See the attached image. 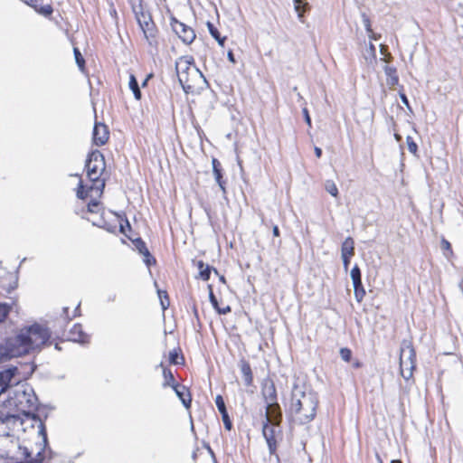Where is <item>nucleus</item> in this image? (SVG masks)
<instances>
[{
  "mask_svg": "<svg viewBox=\"0 0 463 463\" xmlns=\"http://www.w3.org/2000/svg\"><path fill=\"white\" fill-rule=\"evenodd\" d=\"M71 320V317L69 316V308L63 307L62 315L61 316L60 322L63 326L68 324Z\"/></svg>",
  "mask_w": 463,
  "mask_h": 463,
  "instance_id": "obj_42",
  "label": "nucleus"
},
{
  "mask_svg": "<svg viewBox=\"0 0 463 463\" xmlns=\"http://www.w3.org/2000/svg\"><path fill=\"white\" fill-rule=\"evenodd\" d=\"M341 255L353 257L354 255V241L352 237H347L342 244Z\"/></svg>",
  "mask_w": 463,
  "mask_h": 463,
  "instance_id": "obj_23",
  "label": "nucleus"
},
{
  "mask_svg": "<svg viewBox=\"0 0 463 463\" xmlns=\"http://www.w3.org/2000/svg\"><path fill=\"white\" fill-rule=\"evenodd\" d=\"M272 233L275 237H279V229L277 225H274L273 226V229H272Z\"/></svg>",
  "mask_w": 463,
  "mask_h": 463,
  "instance_id": "obj_52",
  "label": "nucleus"
},
{
  "mask_svg": "<svg viewBox=\"0 0 463 463\" xmlns=\"http://www.w3.org/2000/svg\"><path fill=\"white\" fill-rule=\"evenodd\" d=\"M376 458H377V461H378L379 463H383V460H382V458H381V457H380L378 454H376Z\"/></svg>",
  "mask_w": 463,
  "mask_h": 463,
  "instance_id": "obj_59",
  "label": "nucleus"
},
{
  "mask_svg": "<svg viewBox=\"0 0 463 463\" xmlns=\"http://www.w3.org/2000/svg\"><path fill=\"white\" fill-rule=\"evenodd\" d=\"M207 27L210 34L218 42L221 46H223L226 37H221L219 31L211 22L207 23Z\"/></svg>",
  "mask_w": 463,
  "mask_h": 463,
  "instance_id": "obj_28",
  "label": "nucleus"
},
{
  "mask_svg": "<svg viewBox=\"0 0 463 463\" xmlns=\"http://www.w3.org/2000/svg\"><path fill=\"white\" fill-rule=\"evenodd\" d=\"M317 405L316 392L305 386H293L288 412L296 422L305 424L311 421L316 416Z\"/></svg>",
  "mask_w": 463,
  "mask_h": 463,
  "instance_id": "obj_2",
  "label": "nucleus"
},
{
  "mask_svg": "<svg viewBox=\"0 0 463 463\" xmlns=\"http://www.w3.org/2000/svg\"><path fill=\"white\" fill-rule=\"evenodd\" d=\"M383 50H384V46H383V45H382V47H381V52H383Z\"/></svg>",
  "mask_w": 463,
  "mask_h": 463,
  "instance_id": "obj_64",
  "label": "nucleus"
},
{
  "mask_svg": "<svg viewBox=\"0 0 463 463\" xmlns=\"http://www.w3.org/2000/svg\"><path fill=\"white\" fill-rule=\"evenodd\" d=\"M384 72L387 77L386 81L389 86L393 87L398 84L399 77L397 75V71L394 67L386 65L384 67Z\"/></svg>",
  "mask_w": 463,
  "mask_h": 463,
  "instance_id": "obj_22",
  "label": "nucleus"
},
{
  "mask_svg": "<svg viewBox=\"0 0 463 463\" xmlns=\"http://www.w3.org/2000/svg\"><path fill=\"white\" fill-rule=\"evenodd\" d=\"M11 310V306L5 303H0V322L5 321Z\"/></svg>",
  "mask_w": 463,
  "mask_h": 463,
  "instance_id": "obj_38",
  "label": "nucleus"
},
{
  "mask_svg": "<svg viewBox=\"0 0 463 463\" xmlns=\"http://www.w3.org/2000/svg\"><path fill=\"white\" fill-rule=\"evenodd\" d=\"M90 336L82 331V326L80 324H76L70 330L68 335V340L77 342L80 344L88 343Z\"/></svg>",
  "mask_w": 463,
  "mask_h": 463,
  "instance_id": "obj_17",
  "label": "nucleus"
},
{
  "mask_svg": "<svg viewBox=\"0 0 463 463\" xmlns=\"http://www.w3.org/2000/svg\"><path fill=\"white\" fill-rule=\"evenodd\" d=\"M302 112H303V115H304V118H305V121L307 122V124L308 125L309 128H311V118H310V116H309V113H308V110L307 108H304L302 109Z\"/></svg>",
  "mask_w": 463,
  "mask_h": 463,
  "instance_id": "obj_46",
  "label": "nucleus"
},
{
  "mask_svg": "<svg viewBox=\"0 0 463 463\" xmlns=\"http://www.w3.org/2000/svg\"><path fill=\"white\" fill-rule=\"evenodd\" d=\"M73 52H74L75 61H76L77 65L79 66L80 70L81 71H83L84 66H85V60H84V58L82 57V55H81V53H80V52L79 51L78 48H74L73 49Z\"/></svg>",
  "mask_w": 463,
  "mask_h": 463,
  "instance_id": "obj_37",
  "label": "nucleus"
},
{
  "mask_svg": "<svg viewBox=\"0 0 463 463\" xmlns=\"http://www.w3.org/2000/svg\"><path fill=\"white\" fill-rule=\"evenodd\" d=\"M133 242H134L135 247L137 248V250L139 251L140 254L143 255L148 251V249L146 248V245L142 239H140V238L136 239L135 241H133Z\"/></svg>",
  "mask_w": 463,
  "mask_h": 463,
  "instance_id": "obj_40",
  "label": "nucleus"
},
{
  "mask_svg": "<svg viewBox=\"0 0 463 463\" xmlns=\"http://www.w3.org/2000/svg\"><path fill=\"white\" fill-rule=\"evenodd\" d=\"M39 0H27L25 3L30 6L33 7L38 13L43 15H49L52 13V7L50 5H45L43 6L38 5Z\"/></svg>",
  "mask_w": 463,
  "mask_h": 463,
  "instance_id": "obj_24",
  "label": "nucleus"
},
{
  "mask_svg": "<svg viewBox=\"0 0 463 463\" xmlns=\"http://www.w3.org/2000/svg\"><path fill=\"white\" fill-rule=\"evenodd\" d=\"M391 463H401L400 460H392Z\"/></svg>",
  "mask_w": 463,
  "mask_h": 463,
  "instance_id": "obj_62",
  "label": "nucleus"
},
{
  "mask_svg": "<svg viewBox=\"0 0 463 463\" xmlns=\"http://www.w3.org/2000/svg\"><path fill=\"white\" fill-rule=\"evenodd\" d=\"M350 276L353 283L357 284L358 282L362 281L361 269L357 265H354V268L351 269Z\"/></svg>",
  "mask_w": 463,
  "mask_h": 463,
  "instance_id": "obj_36",
  "label": "nucleus"
},
{
  "mask_svg": "<svg viewBox=\"0 0 463 463\" xmlns=\"http://www.w3.org/2000/svg\"><path fill=\"white\" fill-rule=\"evenodd\" d=\"M37 398L31 387H23L18 390L14 397L8 400L9 406H14L18 413H22L24 417L33 418L32 411L37 407Z\"/></svg>",
  "mask_w": 463,
  "mask_h": 463,
  "instance_id": "obj_7",
  "label": "nucleus"
},
{
  "mask_svg": "<svg viewBox=\"0 0 463 463\" xmlns=\"http://www.w3.org/2000/svg\"><path fill=\"white\" fill-rule=\"evenodd\" d=\"M268 420L271 425H280L282 413L278 402L266 405L264 421H268Z\"/></svg>",
  "mask_w": 463,
  "mask_h": 463,
  "instance_id": "obj_14",
  "label": "nucleus"
},
{
  "mask_svg": "<svg viewBox=\"0 0 463 463\" xmlns=\"http://www.w3.org/2000/svg\"><path fill=\"white\" fill-rule=\"evenodd\" d=\"M92 194L93 196H90L91 201L88 203V212L90 213H99L100 210V206L99 202L97 200V198H99L100 196H96L95 193H93ZM88 197H90V195H88L86 198Z\"/></svg>",
  "mask_w": 463,
  "mask_h": 463,
  "instance_id": "obj_30",
  "label": "nucleus"
},
{
  "mask_svg": "<svg viewBox=\"0 0 463 463\" xmlns=\"http://www.w3.org/2000/svg\"><path fill=\"white\" fill-rule=\"evenodd\" d=\"M394 137H395L396 140L401 141L402 137L400 135L395 134Z\"/></svg>",
  "mask_w": 463,
  "mask_h": 463,
  "instance_id": "obj_60",
  "label": "nucleus"
},
{
  "mask_svg": "<svg viewBox=\"0 0 463 463\" xmlns=\"http://www.w3.org/2000/svg\"><path fill=\"white\" fill-rule=\"evenodd\" d=\"M340 355H341V358L345 361V362H349L351 360V357H352V352L350 349L345 347V348H341L340 349Z\"/></svg>",
  "mask_w": 463,
  "mask_h": 463,
  "instance_id": "obj_43",
  "label": "nucleus"
},
{
  "mask_svg": "<svg viewBox=\"0 0 463 463\" xmlns=\"http://www.w3.org/2000/svg\"><path fill=\"white\" fill-rule=\"evenodd\" d=\"M128 86H129V89L132 90L135 99L137 100L141 99L142 94H141L137 80L134 74H130V76H129Z\"/></svg>",
  "mask_w": 463,
  "mask_h": 463,
  "instance_id": "obj_26",
  "label": "nucleus"
},
{
  "mask_svg": "<svg viewBox=\"0 0 463 463\" xmlns=\"http://www.w3.org/2000/svg\"><path fill=\"white\" fill-rule=\"evenodd\" d=\"M41 420L38 416L33 415V418H21L19 414L0 413V436L16 437L20 439V433L24 432L28 427L35 433L36 420Z\"/></svg>",
  "mask_w": 463,
  "mask_h": 463,
  "instance_id": "obj_5",
  "label": "nucleus"
},
{
  "mask_svg": "<svg viewBox=\"0 0 463 463\" xmlns=\"http://www.w3.org/2000/svg\"><path fill=\"white\" fill-rule=\"evenodd\" d=\"M368 52H370V54H371L372 58H373V59H375V56H376V55H375V52H376V51H375V46H374L372 43H370V44H369V50H368Z\"/></svg>",
  "mask_w": 463,
  "mask_h": 463,
  "instance_id": "obj_48",
  "label": "nucleus"
},
{
  "mask_svg": "<svg viewBox=\"0 0 463 463\" xmlns=\"http://www.w3.org/2000/svg\"><path fill=\"white\" fill-rule=\"evenodd\" d=\"M262 395L266 405L277 403V391L275 385L272 383L263 386Z\"/></svg>",
  "mask_w": 463,
  "mask_h": 463,
  "instance_id": "obj_21",
  "label": "nucleus"
},
{
  "mask_svg": "<svg viewBox=\"0 0 463 463\" xmlns=\"http://www.w3.org/2000/svg\"><path fill=\"white\" fill-rule=\"evenodd\" d=\"M158 298H160V303L163 310L167 309L169 307V298L167 292L165 290L157 289Z\"/></svg>",
  "mask_w": 463,
  "mask_h": 463,
  "instance_id": "obj_35",
  "label": "nucleus"
},
{
  "mask_svg": "<svg viewBox=\"0 0 463 463\" xmlns=\"http://www.w3.org/2000/svg\"><path fill=\"white\" fill-rule=\"evenodd\" d=\"M369 33V38L372 39V40H377L380 36H377L373 31L372 33Z\"/></svg>",
  "mask_w": 463,
  "mask_h": 463,
  "instance_id": "obj_56",
  "label": "nucleus"
},
{
  "mask_svg": "<svg viewBox=\"0 0 463 463\" xmlns=\"http://www.w3.org/2000/svg\"><path fill=\"white\" fill-rule=\"evenodd\" d=\"M209 288H210V294H209L210 301H211L212 305L213 306V307L217 310L219 308L217 298H215L211 286H209Z\"/></svg>",
  "mask_w": 463,
  "mask_h": 463,
  "instance_id": "obj_45",
  "label": "nucleus"
},
{
  "mask_svg": "<svg viewBox=\"0 0 463 463\" xmlns=\"http://www.w3.org/2000/svg\"><path fill=\"white\" fill-rule=\"evenodd\" d=\"M159 366L163 369V376L165 379L163 386L164 387L171 386L172 388H174V385H176V384L175 383V377H174L172 372L169 369L165 368L164 366L163 363H161L159 364Z\"/></svg>",
  "mask_w": 463,
  "mask_h": 463,
  "instance_id": "obj_25",
  "label": "nucleus"
},
{
  "mask_svg": "<svg viewBox=\"0 0 463 463\" xmlns=\"http://www.w3.org/2000/svg\"><path fill=\"white\" fill-rule=\"evenodd\" d=\"M197 268L200 271V278L204 281L208 280L210 279L212 268L209 265L204 264L202 260L197 262Z\"/></svg>",
  "mask_w": 463,
  "mask_h": 463,
  "instance_id": "obj_27",
  "label": "nucleus"
},
{
  "mask_svg": "<svg viewBox=\"0 0 463 463\" xmlns=\"http://www.w3.org/2000/svg\"><path fill=\"white\" fill-rule=\"evenodd\" d=\"M314 151H315V154H316V156L317 157H321V156H322V149L320 147L316 146Z\"/></svg>",
  "mask_w": 463,
  "mask_h": 463,
  "instance_id": "obj_54",
  "label": "nucleus"
},
{
  "mask_svg": "<svg viewBox=\"0 0 463 463\" xmlns=\"http://www.w3.org/2000/svg\"><path fill=\"white\" fill-rule=\"evenodd\" d=\"M342 257V260H343V265H344V269L345 270L348 269V267H349V264H350V260H351V256H346V255H341Z\"/></svg>",
  "mask_w": 463,
  "mask_h": 463,
  "instance_id": "obj_47",
  "label": "nucleus"
},
{
  "mask_svg": "<svg viewBox=\"0 0 463 463\" xmlns=\"http://www.w3.org/2000/svg\"><path fill=\"white\" fill-rule=\"evenodd\" d=\"M28 372H21L20 367L12 366L0 372V394L5 392L11 385L18 384L22 380L26 379L33 372L31 365H27Z\"/></svg>",
  "mask_w": 463,
  "mask_h": 463,
  "instance_id": "obj_9",
  "label": "nucleus"
},
{
  "mask_svg": "<svg viewBox=\"0 0 463 463\" xmlns=\"http://www.w3.org/2000/svg\"><path fill=\"white\" fill-rule=\"evenodd\" d=\"M212 165L214 179L222 191V194H226V181L223 179V170L222 165L216 158H213Z\"/></svg>",
  "mask_w": 463,
  "mask_h": 463,
  "instance_id": "obj_16",
  "label": "nucleus"
},
{
  "mask_svg": "<svg viewBox=\"0 0 463 463\" xmlns=\"http://www.w3.org/2000/svg\"><path fill=\"white\" fill-rule=\"evenodd\" d=\"M140 9H142L140 7ZM137 21L144 33L146 40L149 45H155L156 43L157 30L152 20L151 15L144 12L143 10L135 11Z\"/></svg>",
  "mask_w": 463,
  "mask_h": 463,
  "instance_id": "obj_10",
  "label": "nucleus"
},
{
  "mask_svg": "<svg viewBox=\"0 0 463 463\" xmlns=\"http://www.w3.org/2000/svg\"><path fill=\"white\" fill-rule=\"evenodd\" d=\"M416 367V353L410 340H403L401 345L400 371L404 380H410Z\"/></svg>",
  "mask_w": 463,
  "mask_h": 463,
  "instance_id": "obj_8",
  "label": "nucleus"
},
{
  "mask_svg": "<svg viewBox=\"0 0 463 463\" xmlns=\"http://www.w3.org/2000/svg\"><path fill=\"white\" fill-rule=\"evenodd\" d=\"M175 71L178 80L185 93L193 91L194 80L202 78L203 74L194 64L192 56H182L175 61Z\"/></svg>",
  "mask_w": 463,
  "mask_h": 463,
  "instance_id": "obj_6",
  "label": "nucleus"
},
{
  "mask_svg": "<svg viewBox=\"0 0 463 463\" xmlns=\"http://www.w3.org/2000/svg\"><path fill=\"white\" fill-rule=\"evenodd\" d=\"M171 25L174 32L185 44H191L194 41L195 33L190 26L179 22L175 18L172 19Z\"/></svg>",
  "mask_w": 463,
  "mask_h": 463,
  "instance_id": "obj_11",
  "label": "nucleus"
},
{
  "mask_svg": "<svg viewBox=\"0 0 463 463\" xmlns=\"http://www.w3.org/2000/svg\"><path fill=\"white\" fill-rule=\"evenodd\" d=\"M401 99H402L403 104H405L407 107H409V100H408L406 95L405 94H402L401 95Z\"/></svg>",
  "mask_w": 463,
  "mask_h": 463,
  "instance_id": "obj_55",
  "label": "nucleus"
},
{
  "mask_svg": "<svg viewBox=\"0 0 463 463\" xmlns=\"http://www.w3.org/2000/svg\"><path fill=\"white\" fill-rule=\"evenodd\" d=\"M280 425H271L270 422L263 421L262 433L266 439L270 454H274L277 449V434L279 433Z\"/></svg>",
  "mask_w": 463,
  "mask_h": 463,
  "instance_id": "obj_12",
  "label": "nucleus"
},
{
  "mask_svg": "<svg viewBox=\"0 0 463 463\" xmlns=\"http://www.w3.org/2000/svg\"><path fill=\"white\" fill-rule=\"evenodd\" d=\"M227 56H228V59H229L230 61H232V63L236 62L234 55H233V52L232 51L228 52V55Z\"/></svg>",
  "mask_w": 463,
  "mask_h": 463,
  "instance_id": "obj_51",
  "label": "nucleus"
},
{
  "mask_svg": "<svg viewBox=\"0 0 463 463\" xmlns=\"http://www.w3.org/2000/svg\"><path fill=\"white\" fill-rule=\"evenodd\" d=\"M364 26H365V29H366L367 33H372V27H371L370 20L368 18H364Z\"/></svg>",
  "mask_w": 463,
  "mask_h": 463,
  "instance_id": "obj_50",
  "label": "nucleus"
},
{
  "mask_svg": "<svg viewBox=\"0 0 463 463\" xmlns=\"http://www.w3.org/2000/svg\"><path fill=\"white\" fill-rule=\"evenodd\" d=\"M215 403L218 408V411L222 414V419L225 429L227 430H231L232 428V423L228 415L224 401L221 395H217V397L215 398Z\"/></svg>",
  "mask_w": 463,
  "mask_h": 463,
  "instance_id": "obj_18",
  "label": "nucleus"
},
{
  "mask_svg": "<svg viewBox=\"0 0 463 463\" xmlns=\"http://www.w3.org/2000/svg\"><path fill=\"white\" fill-rule=\"evenodd\" d=\"M152 77V75H148L145 80L142 82V86L145 87L147 84L148 80Z\"/></svg>",
  "mask_w": 463,
  "mask_h": 463,
  "instance_id": "obj_58",
  "label": "nucleus"
},
{
  "mask_svg": "<svg viewBox=\"0 0 463 463\" xmlns=\"http://www.w3.org/2000/svg\"><path fill=\"white\" fill-rule=\"evenodd\" d=\"M79 309H80V304L76 307L72 317L80 316Z\"/></svg>",
  "mask_w": 463,
  "mask_h": 463,
  "instance_id": "obj_57",
  "label": "nucleus"
},
{
  "mask_svg": "<svg viewBox=\"0 0 463 463\" xmlns=\"http://www.w3.org/2000/svg\"><path fill=\"white\" fill-rule=\"evenodd\" d=\"M18 356L21 355L13 337L8 338L4 345H0V363Z\"/></svg>",
  "mask_w": 463,
  "mask_h": 463,
  "instance_id": "obj_13",
  "label": "nucleus"
},
{
  "mask_svg": "<svg viewBox=\"0 0 463 463\" xmlns=\"http://www.w3.org/2000/svg\"><path fill=\"white\" fill-rule=\"evenodd\" d=\"M325 189L326 191L334 197L338 196V188L334 181L332 180H326L325 182Z\"/></svg>",
  "mask_w": 463,
  "mask_h": 463,
  "instance_id": "obj_34",
  "label": "nucleus"
},
{
  "mask_svg": "<svg viewBox=\"0 0 463 463\" xmlns=\"http://www.w3.org/2000/svg\"><path fill=\"white\" fill-rule=\"evenodd\" d=\"M174 391L181 400L182 403L186 409H189L192 402V398L189 390L183 385H174Z\"/></svg>",
  "mask_w": 463,
  "mask_h": 463,
  "instance_id": "obj_19",
  "label": "nucleus"
},
{
  "mask_svg": "<svg viewBox=\"0 0 463 463\" xmlns=\"http://www.w3.org/2000/svg\"><path fill=\"white\" fill-rule=\"evenodd\" d=\"M307 4H304L302 0H294V8L298 13V19L303 22L304 13L307 10Z\"/></svg>",
  "mask_w": 463,
  "mask_h": 463,
  "instance_id": "obj_32",
  "label": "nucleus"
},
{
  "mask_svg": "<svg viewBox=\"0 0 463 463\" xmlns=\"http://www.w3.org/2000/svg\"><path fill=\"white\" fill-rule=\"evenodd\" d=\"M208 451H209V454L211 455V457L213 458V463H218L217 459L215 458L214 452L213 451V449L210 447H208Z\"/></svg>",
  "mask_w": 463,
  "mask_h": 463,
  "instance_id": "obj_53",
  "label": "nucleus"
},
{
  "mask_svg": "<svg viewBox=\"0 0 463 463\" xmlns=\"http://www.w3.org/2000/svg\"><path fill=\"white\" fill-rule=\"evenodd\" d=\"M144 256V262L146 264V266H151L152 264L156 263V259L150 254L149 250L143 254Z\"/></svg>",
  "mask_w": 463,
  "mask_h": 463,
  "instance_id": "obj_44",
  "label": "nucleus"
},
{
  "mask_svg": "<svg viewBox=\"0 0 463 463\" xmlns=\"http://www.w3.org/2000/svg\"><path fill=\"white\" fill-rule=\"evenodd\" d=\"M85 167L87 170V176L92 184L87 190H85L82 181L80 180L77 189V197L80 199H86L89 195L88 194H90V196H93V193H95L96 196H101L105 187V181L100 178L105 170V160L103 155L98 150L91 152L86 161Z\"/></svg>",
  "mask_w": 463,
  "mask_h": 463,
  "instance_id": "obj_3",
  "label": "nucleus"
},
{
  "mask_svg": "<svg viewBox=\"0 0 463 463\" xmlns=\"http://www.w3.org/2000/svg\"><path fill=\"white\" fill-rule=\"evenodd\" d=\"M354 285V297H355V299L357 302H362V300L364 299V296H365V289L363 286V283L362 281L358 282L357 284L356 283H353Z\"/></svg>",
  "mask_w": 463,
  "mask_h": 463,
  "instance_id": "obj_31",
  "label": "nucleus"
},
{
  "mask_svg": "<svg viewBox=\"0 0 463 463\" xmlns=\"http://www.w3.org/2000/svg\"><path fill=\"white\" fill-rule=\"evenodd\" d=\"M220 279H221V281L225 282V279H224V277H223V276H222V277L220 278Z\"/></svg>",
  "mask_w": 463,
  "mask_h": 463,
  "instance_id": "obj_63",
  "label": "nucleus"
},
{
  "mask_svg": "<svg viewBox=\"0 0 463 463\" xmlns=\"http://www.w3.org/2000/svg\"><path fill=\"white\" fill-rule=\"evenodd\" d=\"M119 229H120V232H121L122 233H125V228H124V226H123L122 224H120Z\"/></svg>",
  "mask_w": 463,
  "mask_h": 463,
  "instance_id": "obj_61",
  "label": "nucleus"
},
{
  "mask_svg": "<svg viewBox=\"0 0 463 463\" xmlns=\"http://www.w3.org/2000/svg\"><path fill=\"white\" fill-rule=\"evenodd\" d=\"M35 434L39 441L34 447L17 444L5 450V457L9 463H43L47 458H52V451L48 447L46 429L42 420H36Z\"/></svg>",
  "mask_w": 463,
  "mask_h": 463,
  "instance_id": "obj_1",
  "label": "nucleus"
},
{
  "mask_svg": "<svg viewBox=\"0 0 463 463\" xmlns=\"http://www.w3.org/2000/svg\"><path fill=\"white\" fill-rule=\"evenodd\" d=\"M179 348H175L169 352L168 360L171 364H180L184 362V357L179 355Z\"/></svg>",
  "mask_w": 463,
  "mask_h": 463,
  "instance_id": "obj_29",
  "label": "nucleus"
},
{
  "mask_svg": "<svg viewBox=\"0 0 463 463\" xmlns=\"http://www.w3.org/2000/svg\"><path fill=\"white\" fill-rule=\"evenodd\" d=\"M440 248L446 258H450L453 255V250L450 242L445 238H441Z\"/></svg>",
  "mask_w": 463,
  "mask_h": 463,
  "instance_id": "obj_33",
  "label": "nucleus"
},
{
  "mask_svg": "<svg viewBox=\"0 0 463 463\" xmlns=\"http://www.w3.org/2000/svg\"><path fill=\"white\" fill-rule=\"evenodd\" d=\"M92 224L98 227H101L106 229L109 232H115L116 226L115 225H107L103 219H99L98 221H92Z\"/></svg>",
  "mask_w": 463,
  "mask_h": 463,
  "instance_id": "obj_39",
  "label": "nucleus"
},
{
  "mask_svg": "<svg viewBox=\"0 0 463 463\" xmlns=\"http://www.w3.org/2000/svg\"><path fill=\"white\" fill-rule=\"evenodd\" d=\"M51 337L50 331L38 324L24 327L14 336V343L19 350L20 355L41 348Z\"/></svg>",
  "mask_w": 463,
  "mask_h": 463,
  "instance_id": "obj_4",
  "label": "nucleus"
},
{
  "mask_svg": "<svg viewBox=\"0 0 463 463\" xmlns=\"http://www.w3.org/2000/svg\"><path fill=\"white\" fill-rule=\"evenodd\" d=\"M108 127L102 123H96L93 128V142L96 146H103L109 140Z\"/></svg>",
  "mask_w": 463,
  "mask_h": 463,
  "instance_id": "obj_15",
  "label": "nucleus"
},
{
  "mask_svg": "<svg viewBox=\"0 0 463 463\" xmlns=\"http://www.w3.org/2000/svg\"><path fill=\"white\" fill-rule=\"evenodd\" d=\"M239 366L243 377L244 384L246 386H250L253 383V374L249 362L245 359H241L239 363Z\"/></svg>",
  "mask_w": 463,
  "mask_h": 463,
  "instance_id": "obj_20",
  "label": "nucleus"
},
{
  "mask_svg": "<svg viewBox=\"0 0 463 463\" xmlns=\"http://www.w3.org/2000/svg\"><path fill=\"white\" fill-rule=\"evenodd\" d=\"M406 143H407L408 150L411 154L416 155L417 151H418V146L415 143V141L413 140V138L411 137L408 136L406 137Z\"/></svg>",
  "mask_w": 463,
  "mask_h": 463,
  "instance_id": "obj_41",
  "label": "nucleus"
},
{
  "mask_svg": "<svg viewBox=\"0 0 463 463\" xmlns=\"http://www.w3.org/2000/svg\"><path fill=\"white\" fill-rule=\"evenodd\" d=\"M217 312H218L219 314L225 315V314H227V313L231 312V307H230L229 306H227V307H223V308H220V307H219V308L217 309Z\"/></svg>",
  "mask_w": 463,
  "mask_h": 463,
  "instance_id": "obj_49",
  "label": "nucleus"
}]
</instances>
